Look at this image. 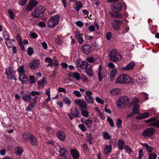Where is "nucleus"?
I'll use <instances>...</instances> for the list:
<instances>
[{
	"label": "nucleus",
	"instance_id": "nucleus-45",
	"mask_svg": "<svg viewBox=\"0 0 159 159\" xmlns=\"http://www.w3.org/2000/svg\"><path fill=\"white\" fill-rule=\"evenodd\" d=\"M143 145L145 147L147 150L149 152H151L153 150L152 148L149 146V145L147 143H144L143 144Z\"/></svg>",
	"mask_w": 159,
	"mask_h": 159
},
{
	"label": "nucleus",
	"instance_id": "nucleus-21",
	"mask_svg": "<svg viewBox=\"0 0 159 159\" xmlns=\"http://www.w3.org/2000/svg\"><path fill=\"white\" fill-rule=\"evenodd\" d=\"M57 136L62 141H64L66 138L65 134L63 131H59L57 134Z\"/></svg>",
	"mask_w": 159,
	"mask_h": 159
},
{
	"label": "nucleus",
	"instance_id": "nucleus-41",
	"mask_svg": "<svg viewBox=\"0 0 159 159\" xmlns=\"http://www.w3.org/2000/svg\"><path fill=\"white\" fill-rule=\"evenodd\" d=\"M55 41L59 45L62 43V37L60 35H58L55 39Z\"/></svg>",
	"mask_w": 159,
	"mask_h": 159
},
{
	"label": "nucleus",
	"instance_id": "nucleus-18",
	"mask_svg": "<svg viewBox=\"0 0 159 159\" xmlns=\"http://www.w3.org/2000/svg\"><path fill=\"white\" fill-rule=\"evenodd\" d=\"M135 66V62L134 61H132L130 62L126 66L122 68L123 70L127 71L129 70L132 69Z\"/></svg>",
	"mask_w": 159,
	"mask_h": 159
},
{
	"label": "nucleus",
	"instance_id": "nucleus-64",
	"mask_svg": "<svg viewBox=\"0 0 159 159\" xmlns=\"http://www.w3.org/2000/svg\"><path fill=\"white\" fill-rule=\"evenodd\" d=\"M38 25L42 28H45L46 27V25L44 22L41 21L39 23Z\"/></svg>",
	"mask_w": 159,
	"mask_h": 159
},
{
	"label": "nucleus",
	"instance_id": "nucleus-43",
	"mask_svg": "<svg viewBox=\"0 0 159 159\" xmlns=\"http://www.w3.org/2000/svg\"><path fill=\"white\" fill-rule=\"evenodd\" d=\"M18 70L19 73V75H23L25 73L24 67L23 66H20L18 69Z\"/></svg>",
	"mask_w": 159,
	"mask_h": 159
},
{
	"label": "nucleus",
	"instance_id": "nucleus-13",
	"mask_svg": "<svg viewBox=\"0 0 159 159\" xmlns=\"http://www.w3.org/2000/svg\"><path fill=\"white\" fill-rule=\"evenodd\" d=\"M40 63V61L39 60H35L30 62L28 66L30 69H34L39 66Z\"/></svg>",
	"mask_w": 159,
	"mask_h": 159
},
{
	"label": "nucleus",
	"instance_id": "nucleus-63",
	"mask_svg": "<svg viewBox=\"0 0 159 159\" xmlns=\"http://www.w3.org/2000/svg\"><path fill=\"white\" fill-rule=\"evenodd\" d=\"M58 91L59 92H63L65 94H66L67 93L66 91L64 88L59 87Z\"/></svg>",
	"mask_w": 159,
	"mask_h": 159
},
{
	"label": "nucleus",
	"instance_id": "nucleus-33",
	"mask_svg": "<svg viewBox=\"0 0 159 159\" xmlns=\"http://www.w3.org/2000/svg\"><path fill=\"white\" fill-rule=\"evenodd\" d=\"M85 69V71L88 75L89 76L91 77L93 75L92 68L91 65H88V67H87Z\"/></svg>",
	"mask_w": 159,
	"mask_h": 159
},
{
	"label": "nucleus",
	"instance_id": "nucleus-19",
	"mask_svg": "<svg viewBox=\"0 0 159 159\" xmlns=\"http://www.w3.org/2000/svg\"><path fill=\"white\" fill-rule=\"evenodd\" d=\"M71 156L73 159H78L80 157L79 152L75 149H73L70 151Z\"/></svg>",
	"mask_w": 159,
	"mask_h": 159
},
{
	"label": "nucleus",
	"instance_id": "nucleus-56",
	"mask_svg": "<svg viewBox=\"0 0 159 159\" xmlns=\"http://www.w3.org/2000/svg\"><path fill=\"white\" fill-rule=\"evenodd\" d=\"M98 77L99 80L102 81V69L101 68H99L98 69Z\"/></svg>",
	"mask_w": 159,
	"mask_h": 159
},
{
	"label": "nucleus",
	"instance_id": "nucleus-36",
	"mask_svg": "<svg viewBox=\"0 0 159 159\" xmlns=\"http://www.w3.org/2000/svg\"><path fill=\"white\" fill-rule=\"evenodd\" d=\"M63 102L68 106H70L71 103V101L67 97H65L63 98Z\"/></svg>",
	"mask_w": 159,
	"mask_h": 159
},
{
	"label": "nucleus",
	"instance_id": "nucleus-52",
	"mask_svg": "<svg viewBox=\"0 0 159 159\" xmlns=\"http://www.w3.org/2000/svg\"><path fill=\"white\" fill-rule=\"evenodd\" d=\"M3 36L5 40L9 39V35L7 31L5 30L3 32Z\"/></svg>",
	"mask_w": 159,
	"mask_h": 159
},
{
	"label": "nucleus",
	"instance_id": "nucleus-57",
	"mask_svg": "<svg viewBox=\"0 0 159 159\" xmlns=\"http://www.w3.org/2000/svg\"><path fill=\"white\" fill-rule=\"evenodd\" d=\"M95 100L96 102L98 103H100L101 104H104L103 101L98 97H97L95 98Z\"/></svg>",
	"mask_w": 159,
	"mask_h": 159
},
{
	"label": "nucleus",
	"instance_id": "nucleus-47",
	"mask_svg": "<svg viewBox=\"0 0 159 159\" xmlns=\"http://www.w3.org/2000/svg\"><path fill=\"white\" fill-rule=\"evenodd\" d=\"M86 137L89 144H91L93 139L92 135L90 134L87 133L86 134Z\"/></svg>",
	"mask_w": 159,
	"mask_h": 159
},
{
	"label": "nucleus",
	"instance_id": "nucleus-11",
	"mask_svg": "<svg viewBox=\"0 0 159 159\" xmlns=\"http://www.w3.org/2000/svg\"><path fill=\"white\" fill-rule=\"evenodd\" d=\"M122 6L121 3L116 2L113 4L111 7L113 11L115 13H118L122 10Z\"/></svg>",
	"mask_w": 159,
	"mask_h": 159
},
{
	"label": "nucleus",
	"instance_id": "nucleus-15",
	"mask_svg": "<svg viewBox=\"0 0 159 159\" xmlns=\"http://www.w3.org/2000/svg\"><path fill=\"white\" fill-rule=\"evenodd\" d=\"M30 94L32 96L34 97V98L32 99L31 102L34 103L36 102V104H37L38 96L41 94L40 93L37 91H32Z\"/></svg>",
	"mask_w": 159,
	"mask_h": 159
},
{
	"label": "nucleus",
	"instance_id": "nucleus-58",
	"mask_svg": "<svg viewBox=\"0 0 159 159\" xmlns=\"http://www.w3.org/2000/svg\"><path fill=\"white\" fill-rule=\"evenodd\" d=\"M107 120L109 123L110 125L111 126L113 127L114 126L113 122L111 117H108Z\"/></svg>",
	"mask_w": 159,
	"mask_h": 159
},
{
	"label": "nucleus",
	"instance_id": "nucleus-2",
	"mask_svg": "<svg viewBox=\"0 0 159 159\" xmlns=\"http://www.w3.org/2000/svg\"><path fill=\"white\" fill-rule=\"evenodd\" d=\"M132 82V80L131 77L128 75L123 74L119 76L116 79V83H125L129 84Z\"/></svg>",
	"mask_w": 159,
	"mask_h": 159
},
{
	"label": "nucleus",
	"instance_id": "nucleus-4",
	"mask_svg": "<svg viewBox=\"0 0 159 159\" xmlns=\"http://www.w3.org/2000/svg\"><path fill=\"white\" fill-rule=\"evenodd\" d=\"M129 103V99L127 96L121 97L117 102V107L120 108L122 106H125Z\"/></svg>",
	"mask_w": 159,
	"mask_h": 159
},
{
	"label": "nucleus",
	"instance_id": "nucleus-26",
	"mask_svg": "<svg viewBox=\"0 0 159 159\" xmlns=\"http://www.w3.org/2000/svg\"><path fill=\"white\" fill-rule=\"evenodd\" d=\"M149 114L148 112H144L141 113L139 115L137 116L136 117V119H142L146 118L149 116Z\"/></svg>",
	"mask_w": 159,
	"mask_h": 159
},
{
	"label": "nucleus",
	"instance_id": "nucleus-44",
	"mask_svg": "<svg viewBox=\"0 0 159 159\" xmlns=\"http://www.w3.org/2000/svg\"><path fill=\"white\" fill-rule=\"evenodd\" d=\"M93 124V121L90 119H87L85 121V124L89 128L92 127Z\"/></svg>",
	"mask_w": 159,
	"mask_h": 159
},
{
	"label": "nucleus",
	"instance_id": "nucleus-51",
	"mask_svg": "<svg viewBox=\"0 0 159 159\" xmlns=\"http://www.w3.org/2000/svg\"><path fill=\"white\" fill-rule=\"evenodd\" d=\"M103 136L104 138L105 139H109L111 138V136L109 135L108 133L107 132H103Z\"/></svg>",
	"mask_w": 159,
	"mask_h": 159
},
{
	"label": "nucleus",
	"instance_id": "nucleus-5",
	"mask_svg": "<svg viewBox=\"0 0 159 159\" xmlns=\"http://www.w3.org/2000/svg\"><path fill=\"white\" fill-rule=\"evenodd\" d=\"M45 11V9L42 6L37 7L32 12V15L35 18H38L42 15Z\"/></svg>",
	"mask_w": 159,
	"mask_h": 159
},
{
	"label": "nucleus",
	"instance_id": "nucleus-9",
	"mask_svg": "<svg viewBox=\"0 0 159 159\" xmlns=\"http://www.w3.org/2000/svg\"><path fill=\"white\" fill-rule=\"evenodd\" d=\"M86 95L85 98L88 103L93 104L94 102L93 98L92 96V93L89 91H87L85 92Z\"/></svg>",
	"mask_w": 159,
	"mask_h": 159
},
{
	"label": "nucleus",
	"instance_id": "nucleus-16",
	"mask_svg": "<svg viewBox=\"0 0 159 159\" xmlns=\"http://www.w3.org/2000/svg\"><path fill=\"white\" fill-rule=\"evenodd\" d=\"M75 35L76 38L80 43H82L83 41V34L80 33L79 31L77 30L75 31Z\"/></svg>",
	"mask_w": 159,
	"mask_h": 159
},
{
	"label": "nucleus",
	"instance_id": "nucleus-35",
	"mask_svg": "<svg viewBox=\"0 0 159 159\" xmlns=\"http://www.w3.org/2000/svg\"><path fill=\"white\" fill-rule=\"evenodd\" d=\"M19 79L20 80L22 83L26 82L27 80V78L25 74L19 75Z\"/></svg>",
	"mask_w": 159,
	"mask_h": 159
},
{
	"label": "nucleus",
	"instance_id": "nucleus-1",
	"mask_svg": "<svg viewBox=\"0 0 159 159\" xmlns=\"http://www.w3.org/2000/svg\"><path fill=\"white\" fill-rule=\"evenodd\" d=\"M60 20L59 15L57 14L51 16L48 21V26L50 28H53L58 25Z\"/></svg>",
	"mask_w": 159,
	"mask_h": 159
},
{
	"label": "nucleus",
	"instance_id": "nucleus-38",
	"mask_svg": "<svg viewBox=\"0 0 159 159\" xmlns=\"http://www.w3.org/2000/svg\"><path fill=\"white\" fill-rule=\"evenodd\" d=\"M36 105V102L34 103L32 102H31L29 105V106L26 108V111H31V109L35 106Z\"/></svg>",
	"mask_w": 159,
	"mask_h": 159
},
{
	"label": "nucleus",
	"instance_id": "nucleus-34",
	"mask_svg": "<svg viewBox=\"0 0 159 159\" xmlns=\"http://www.w3.org/2000/svg\"><path fill=\"white\" fill-rule=\"evenodd\" d=\"M15 151L16 154L18 156L21 155L23 151L22 148L20 146L16 147L15 149Z\"/></svg>",
	"mask_w": 159,
	"mask_h": 159
},
{
	"label": "nucleus",
	"instance_id": "nucleus-54",
	"mask_svg": "<svg viewBox=\"0 0 159 159\" xmlns=\"http://www.w3.org/2000/svg\"><path fill=\"white\" fill-rule=\"evenodd\" d=\"M27 0H19V4L22 6H24L26 5Z\"/></svg>",
	"mask_w": 159,
	"mask_h": 159
},
{
	"label": "nucleus",
	"instance_id": "nucleus-12",
	"mask_svg": "<svg viewBox=\"0 0 159 159\" xmlns=\"http://www.w3.org/2000/svg\"><path fill=\"white\" fill-rule=\"evenodd\" d=\"M156 120V118H151L149 119L146 120L145 122L146 123H150L149 125L150 126H154L159 127V120L155 121Z\"/></svg>",
	"mask_w": 159,
	"mask_h": 159
},
{
	"label": "nucleus",
	"instance_id": "nucleus-30",
	"mask_svg": "<svg viewBox=\"0 0 159 159\" xmlns=\"http://www.w3.org/2000/svg\"><path fill=\"white\" fill-rule=\"evenodd\" d=\"M75 4L76 6V7H75L74 8L75 9L76 11H78L80 9L82 8V3L80 1H76Z\"/></svg>",
	"mask_w": 159,
	"mask_h": 159
},
{
	"label": "nucleus",
	"instance_id": "nucleus-46",
	"mask_svg": "<svg viewBox=\"0 0 159 159\" xmlns=\"http://www.w3.org/2000/svg\"><path fill=\"white\" fill-rule=\"evenodd\" d=\"M8 13L9 15L10 18L12 20H14L15 18V16L13 12L11 9H9L8 10Z\"/></svg>",
	"mask_w": 159,
	"mask_h": 159
},
{
	"label": "nucleus",
	"instance_id": "nucleus-3",
	"mask_svg": "<svg viewBox=\"0 0 159 159\" xmlns=\"http://www.w3.org/2000/svg\"><path fill=\"white\" fill-rule=\"evenodd\" d=\"M109 59L111 61H119L121 59V56L117 50H113L110 52Z\"/></svg>",
	"mask_w": 159,
	"mask_h": 159
},
{
	"label": "nucleus",
	"instance_id": "nucleus-53",
	"mask_svg": "<svg viewBox=\"0 0 159 159\" xmlns=\"http://www.w3.org/2000/svg\"><path fill=\"white\" fill-rule=\"evenodd\" d=\"M122 121L120 118H119L117 120L116 126L118 128H120L122 125Z\"/></svg>",
	"mask_w": 159,
	"mask_h": 159
},
{
	"label": "nucleus",
	"instance_id": "nucleus-40",
	"mask_svg": "<svg viewBox=\"0 0 159 159\" xmlns=\"http://www.w3.org/2000/svg\"><path fill=\"white\" fill-rule=\"evenodd\" d=\"M129 29V27L128 26L125 25L121 29L120 33L121 34H125L128 32Z\"/></svg>",
	"mask_w": 159,
	"mask_h": 159
},
{
	"label": "nucleus",
	"instance_id": "nucleus-48",
	"mask_svg": "<svg viewBox=\"0 0 159 159\" xmlns=\"http://www.w3.org/2000/svg\"><path fill=\"white\" fill-rule=\"evenodd\" d=\"M81 111L82 115L85 117H87L89 116V112L86 110H80Z\"/></svg>",
	"mask_w": 159,
	"mask_h": 159
},
{
	"label": "nucleus",
	"instance_id": "nucleus-60",
	"mask_svg": "<svg viewBox=\"0 0 159 159\" xmlns=\"http://www.w3.org/2000/svg\"><path fill=\"white\" fill-rule=\"evenodd\" d=\"M112 36V34L110 32H107L106 34V37L108 40H110Z\"/></svg>",
	"mask_w": 159,
	"mask_h": 159
},
{
	"label": "nucleus",
	"instance_id": "nucleus-10",
	"mask_svg": "<svg viewBox=\"0 0 159 159\" xmlns=\"http://www.w3.org/2000/svg\"><path fill=\"white\" fill-rule=\"evenodd\" d=\"M124 24L123 22L120 20H114L111 23L112 27L116 30H118L120 29V25Z\"/></svg>",
	"mask_w": 159,
	"mask_h": 159
},
{
	"label": "nucleus",
	"instance_id": "nucleus-49",
	"mask_svg": "<svg viewBox=\"0 0 159 159\" xmlns=\"http://www.w3.org/2000/svg\"><path fill=\"white\" fill-rule=\"evenodd\" d=\"M6 43L8 48H11L12 47L13 45V43L11 42V40L10 39L6 40Z\"/></svg>",
	"mask_w": 159,
	"mask_h": 159
},
{
	"label": "nucleus",
	"instance_id": "nucleus-61",
	"mask_svg": "<svg viewBox=\"0 0 159 159\" xmlns=\"http://www.w3.org/2000/svg\"><path fill=\"white\" fill-rule=\"evenodd\" d=\"M74 94L78 97H80L82 95L80 91L77 90H75L74 92Z\"/></svg>",
	"mask_w": 159,
	"mask_h": 159
},
{
	"label": "nucleus",
	"instance_id": "nucleus-50",
	"mask_svg": "<svg viewBox=\"0 0 159 159\" xmlns=\"http://www.w3.org/2000/svg\"><path fill=\"white\" fill-rule=\"evenodd\" d=\"M88 65H90V64H89L87 62L84 61L82 62L80 66L81 68L85 69L88 67Z\"/></svg>",
	"mask_w": 159,
	"mask_h": 159
},
{
	"label": "nucleus",
	"instance_id": "nucleus-62",
	"mask_svg": "<svg viewBox=\"0 0 159 159\" xmlns=\"http://www.w3.org/2000/svg\"><path fill=\"white\" fill-rule=\"evenodd\" d=\"M79 127L81 130L83 132H84L86 130V127L83 124H80L79 125Z\"/></svg>",
	"mask_w": 159,
	"mask_h": 159
},
{
	"label": "nucleus",
	"instance_id": "nucleus-32",
	"mask_svg": "<svg viewBox=\"0 0 159 159\" xmlns=\"http://www.w3.org/2000/svg\"><path fill=\"white\" fill-rule=\"evenodd\" d=\"M72 115H73L75 117H79L80 116V111L77 107L75 108L73 113H72Z\"/></svg>",
	"mask_w": 159,
	"mask_h": 159
},
{
	"label": "nucleus",
	"instance_id": "nucleus-55",
	"mask_svg": "<svg viewBox=\"0 0 159 159\" xmlns=\"http://www.w3.org/2000/svg\"><path fill=\"white\" fill-rule=\"evenodd\" d=\"M157 155L153 153H150L149 156V159H156Z\"/></svg>",
	"mask_w": 159,
	"mask_h": 159
},
{
	"label": "nucleus",
	"instance_id": "nucleus-29",
	"mask_svg": "<svg viewBox=\"0 0 159 159\" xmlns=\"http://www.w3.org/2000/svg\"><path fill=\"white\" fill-rule=\"evenodd\" d=\"M32 135L28 132L23 133L22 134L23 138L26 141H28L31 138Z\"/></svg>",
	"mask_w": 159,
	"mask_h": 159
},
{
	"label": "nucleus",
	"instance_id": "nucleus-37",
	"mask_svg": "<svg viewBox=\"0 0 159 159\" xmlns=\"http://www.w3.org/2000/svg\"><path fill=\"white\" fill-rule=\"evenodd\" d=\"M125 143L124 141L122 139H119L118 141V145L119 148L122 150L124 148Z\"/></svg>",
	"mask_w": 159,
	"mask_h": 159
},
{
	"label": "nucleus",
	"instance_id": "nucleus-39",
	"mask_svg": "<svg viewBox=\"0 0 159 159\" xmlns=\"http://www.w3.org/2000/svg\"><path fill=\"white\" fill-rule=\"evenodd\" d=\"M22 98L25 102L30 101L31 97L30 95L27 94H25L22 96Z\"/></svg>",
	"mask_w": 159,
	"mask_h": 159
},
{
	"label": "nucleus",
	"instance_id": "nucleus-59",
	"mask_svg": "<svg viewBox=\"0 0 159 159\" xmlns=\"http://www.w3.org/2000/svg\"><path fill=\"white\" fill-rule=\"evenodd\" d=\"M33 49L31 47H29L28 49L27 53L29 55L31 56L33 53Z\"/></svg>",
	"mask_w": 159,
	"mask_h": 159
},
{
	"label": "nucleus",
	"instance_id": "nucleus-6",
	"mask_svg": "<svg viewBox=\"0 0 159 159\" xmlns=\"http://www.w3.org/2000/svg\"><path fill=\"white\" fill-rule=\"evenodd\" d=\"M15 73L16 71L11 67H9L6 70L5 73L7 78L13 79L16 81L17 79L15 76Z\"/></svg>",
	"mask_w": 159,
	"mask_h": 159
},
{
	"label": "nucleus",
	"instance_id": "nucleus-31",
	"mask_svg": "<svg viewBox=\"0 0 159 159\" xmlns=\"http://www.w3.org/2000/svg\"><path fill=\"white\" fill-rule=\"evenodd\" d=\"M139 106L137 104H135L133 107V112L135 114H139L140 111L139 109Z\"/></svg>",
	"mask_w": 159,
	"mask_h": 159
},
{
	"label": "nucleus",
	"instance_id": "nucleus-7",
	"mask_svg": "<svg viewBox=\"0 0 159 159\" xmlns=\"http://www.w3.org/2000/svg\"><path fill=\"white\" fill-rule=\"evenodd\" d=\"M75 102L76 104L79 107L80 110H84L86 109L87 107V103L83 99H75Z\"/></svg>",
	"mask_w": 159,
	"mask_h": 159
},
{
	"label": "nucleus",
	"instance_id": "nucleus-8",
	"mask_svg": "<svg viewBox=\"0 0 159 159\" xmlns=\"http://www.w3.org/2000/svg\"><path fill=\"white\" fill-rule=\"evenodd\" d=\"M155 130L152 128H148L142 133V135L145 137L152 136L155 134Z\"/></svg>",
	"mask_w": 159,
	"mask_h": 159
},
{
	"label": "nucleus",
	"instance_id": "nucleus-24",
	"mask_svg": "<svg viewBox=\"0 0 159 159\" xmlns=\"http://www.w3.org/2000/svg\"><path fill=\"white\" fill-rule=\"evenodd\" d=\"M121 93V90L118 88H114L110 91V93L114 95H120Z\"/></svg>",
	"mask_w": 159,
	"mask_h": 159
},
{
	"label": "nucleus",
	"instance_id": "nucleus-20",
	"mask_svg": "<svg viewBox=\"0 0 159 159\" xmlns=\"http://www.w3.org/2000/svg\"><path fill=\"white\" fill-rule=\"evenodd\" d=\"M68 76L72 77L77 80H79L80 79V75L78 72H70L68 73Z\"/></svg>",
	"mask_w": 159,
	"mask_h": 159
},
{
	"label": "nucleus",
	"instance_id": "nucleus-25",
	"mask_svg": "<svg viewBox=\"0 0 159 159\" xmlns=\"http://www.w3.org/2000/svg\"><path fill=\"white\" fill-rule=\"evenodd\" d=\"M117 70L116 68L113 69L110 73V80L111 81L114 80V78L116 76L117 74Z\"/></svg>",
	"mask_w": 159,
	"mask_h": 159
},
{
	"label": "nucleus",
	"instance_id": "nucleus-42",
	"mask_svg": "<svg viewBox=\"0 0 159 159\" xmlns=\"http://www.w3.org/2000/svg\"><path fill=\"white\" fill-rule=\"evenodd\" d=\"M46 84V82L44 79H42L38 82L39 87L40 88H43Z\"/></svg>",
	"mask_w": 159,
	"mask_h": 159
},
{
	"label": "nucleus",
	"instance_id": "nucleus-27",
	"mask_svg": "<svg viewBox=\"0 0 159 159\" xmlns=\"http://www.w3.org/2000/svg\"><path fill=\"white\" fill-rule=\"evenodd\" d=\"M111 149L112 146L111 144L106 145L104 149V153L106 155L110 153L111 151Z\"/></svg>",
	"mask_w": 159,
	"mask_h": 159
},
{
	"label": "nucleus",
	"instance_id": "nucleus-23",
	"mask_svg": "<svg viewBox=\"0 0 159 159\" xmlns=\"http://www.w3.org/2000/svg\"><path fill=\"white\" fill-rule=\"evenodd\" d=\"M59 153L61 156H63L65 158H66V156L69 157V156L68 151L65 148H63L61 149L59 151Z\"/></svg>",
	"mask_w": 159,
	"mask_h": 159
},
{
	"label": "nucleus",
	"instance_id": "nucleus-14",
	"mask_svg": "<svg viewBox=\"0 0 159 159\" xmlns=\"http://www.w3.org/2000/svg\"><path fill=\"white\" fill-rule=\"evenodd\" d=\"M38 4V1L35 0H30L29 4L27 7L26 10L29 11L31 10L37 6Z\"/></svg>",
	"mask_w": 159,
	"mask_h": 159
},
{
	"label": "nucleus",
	"instance_id": "nucleus-22",
	"mask_svg": "<svg viewBox=\"0 0 159 159\" xmlns=\"http://www.w3.org/2000/svg\"><path fill=\"white\" fill-rule=\"evenodd\" d=\"M90 46L88 45H83L82 47V52L85 54H88L90 52Z\"/></svg>",
	"mask_w": 159,
	"mask_h": 159
},
{
	"label": "nucleus",
	"instance_id": "nucleus-28",
	"mask_svg": "<svg viewBox=\"0 0 159 159\" xmlns=\"http://www.w3.org/2000/svg\"><path fill=\"white\" fill-rule=\"evenodd\" d=\"M31 143L33 146H36L38 144V141L37 139L33 135H32L30 139Z\"/></svg>",
	"mask_w": 159,
	"mask_h": 159
},
{
	"label": "nucleus",
	"instance_id": "nucleus-17",
	"mask_svg": "<svg viewBox=\"0 0 159 159\" xmlns=\"http://www.w3.org/2000/svg\"><path fill=\"white\" fill-rule=\"evenodd\" d=\"M45 61L48 63L49 64L54 62V65L56 67L58 66L59 65V62L57 60H54L50 57H46L45 59Z\"/></svg>",
	"mask_w": 159,
	"mask_h": 159
}]
</instances>
